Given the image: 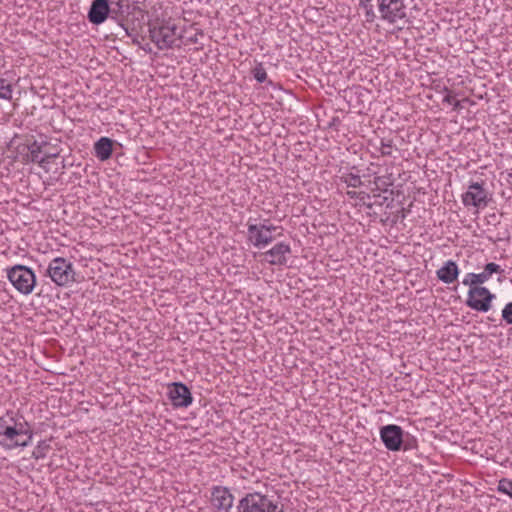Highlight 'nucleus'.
Here are the masks:
<instances>
[{"label":"nucleus","instance_id":"f257e3e1","mask_svg":"<svg viewBox=\"0 0 512 512\" xmlns=\"http://www.w3.org/2000/svg\"><path fill=\"white\" fill-rule=\"evenodd\" d=\"M33 438V432L23 417H17L13 411L0 417V446L5 450L27 447Z\"/></svg>","mask_w":512,"mask_h":512},{"label":"nucleus","instance_id":"f03ea898","mask_svg":"<svg viewBox=\"0 0 512 512\" xmlns=\"http://www.w3.org/2000/svg\"><path fill=\"white\" fill-rule=\"evenodd\" d=\"M246 226L247 242L257 249H263L271 244L276 238L274 233L280 229L271 224L268 220L258 222L257 219L252 217L248 218Z\"/></svg>","mask_w":512,"mask_h":512},{"label":"nucleus","instance_id":"7ed1b4c3","mask_svg":"<svg viewBox=\"0 0 512 512\" xmlns=\"http://www.w3.org/2000/svg\"><path fill=\"white\" fill-rule=\"evenodd\" d=\"M149 35L151 41L160 50L172 48L181 38L177 25L170 21L150 25Z\"/></svg>","mask_w":512,"mask_h":512},{"label":"nucleus","instance_id":"20e7f679","mask_svg":"<svg viewBox=\"0 0 512 512\" xmlns=\"http://www.w3.org/2000/svg\"><path fill=\"white\" fill-rule=\"evenodd\" d=\"M46 276L59 287H68L76 280L73 263L64 257H55L49 262Z\"/></svg>","mask_w":512,"mask_h":512},{"label":"nucleus","instance_id":"39448f33","mask_svg":"<svg viewBox=\"0 0 512 512\" xmlns=\"http://www.w3.org/2000/svg\"><path fill=\"white\" fill-rule=\"evenodd\" d=\"M7 278L12 286L23 295L31 294L36 285L34 271L25 265H14L8 269Z\"/></svg>","mask_w":512,"mask_h":512},{"label":"nucleus","instance_id":"423d86ee","mask_svg":"<svg viewBox=\"0 0 512 512\" xmlns=\"http://www.w3.org/2000/svg\"><path fill=\"white\" fill-rule=\"evenodd\" d=\"M239 512H283L282 508L267 495L248 493L238 504Z\"/></svg>","mask_w":512,"mask_h":512},{"label":"nucleus","instance_id":"0eeeda50","mask_svg":"<svg viewBox=\"0 0 512 512\" xmlns=\"http://www.w3.org/2000/svg\"><path fill=\"white\" fill-rule=\"evenodd\" d=\"M379 17L388 24H395L407 16L406 0H376Z\"/></svg>","mask_w":512,"mask_h":512},{"label":"nucleus","instance_id":"6e6552de","mask_svg":"<svg viewBox=\"0 0 512 512\" xmlns=\"http://www.w3.org/2000/svg\"><path fill=\"white\" fill-rule=\"evenodd\" d=\"M495 298V294L486 287H469L465 303L472 310L486 313L491 309Z\"/></svg>","mask_w":512,"mask_h":512},{"label":"nucleus","instance_id":"1a4fd4ad","mask_svg":"<svg viewBox=\"0 0 512 512\" xmlns=\"http://www.w3.org/2000/svg\"><path fill=\"white\" fill-rule=\"evenodd\" d=\"M461 200L465 207L484 209L488 205L489 197L483 183L473 182L462 194Z\"/></svg>","mask_w":512,"mask_h":512},{"label":"nucleus","instance_id":"9d476101","mask_svg":"<svg viewBox=\"0 0 512 512\" xmlns=\"http://www.w3.org/2000/svg\"><path fill=\"white\" fill-rule=\"evenodd\" d=\"M503 272L504 270L499 264L490 262L484 266L483 271L480 273H467L462 280V284L468 287H483L482 284L490 280L493 274H501Z\"/></svg>","mask_w":512,"mask_h":512},{"label":"nucleus","instance_id":"9b49d317","mask_svg":"<svg viewBox=\"0 0 512 512\" xmlns=\"http://www.w3.org/2000/svg\"><path fill=\"white\" fill-rule=\"evenodd\" d=\"M167 396L175 408H186L193 401L189 388L181 382L171 383L168 386Z\"/></svg>","mask_w":512,"mask_h":512},{"label":"nucleus","instance_id":"f8f14e48","mask_svg":"<svg viewBox=\"0 0 512 512\" xmlns=\"http://www.w3.org/2000/svg\"><path fill=\"white\" fill-rule=\"evenodd\" d=\"M380 439L389 451H399L403 443V429L395 424H388L380 429Z\"/></svg>","mask_w":512,"mask_h":512},{"label":"nucleus","instance_id":"ddd939ff","mask_svg":"<svg viewBox=\"0 0 512 512\" xmlns=\"http://www.w3.org/2000/svg\"><path fill=\"white\" fill-rule=\"evenodd\" d=\"M291 246L286 242H278L267 250L263 255L270 265L285 266L288 262V256L291 254Z\"/></svg>","mask_w":512,"mask_h":512},{"label":"nucleus","instance_id":"4468645a","mask_svg":"<svg viewBox=\"0 0 512 512\" xmlns=\"http://www.w3.org/2000/svg\"><path fill=\"white\" fill-rule=\"evenodd\" d=\"M234 496L223 486H214L211 491V504L218 511L229 512L233 506Z\"/></svg>","mask_w":512,"mask_h":512},{"label":"nucleus","instance_id":"2eb2a0df","mask_svg":"<svg viewBox=\"0 0 512 512\" xmlns=\"http://www.w3.org/2000/svg\"><path fill=\"white\" fill-rule=\"evenodd\" d=\"M110 11L108 0H93L88 12V20L94 25H100L106 21Z\"/></svg>","mask_w":512,"mask_h":512},{"label":"nucleus","instance_id":"dca6fc26","mask_svg":"<svg viewBox=\"0 0 512 512\" xmlns=\"http://www.w3.org/2000/svg\"><path fill=\"white\" fill-rule=\"evenodd\" d=\"M459 273L460 270L457 263L453 260H448L437 270L436 275L441 282L451 284L458 278Z\"/></svg>","mask_w":512,"mask_h":512},{"label":"nucleus","instance_id":"f3484780","mask_svg":"<svg viewBox=\"0 0 512 512\" xmlns=\"http://www.w3.org/2000/svg\"><path fill=\"white\" fill-rule=\"evenodd\" d=\"M50 157L51 156L42 155V146L37 141H34L28 146V153L26 155L27 161L38 163L42 168H46L45 164Z\"/></svg>","mask_w":512,"mask_h":512},{"label":"nucleus","instance_id":"a211bd4d","mask_svg":"<svg viewBox=\"0 0 512 512\" xmlns=\"http://www.w3.org/2000/svg\"><path fill=\"white\" fill-rule=\"evenodd\" d=\"M94 151L96 157L105 161L112 155V141L107 137H101L94 145Z\"/></svg>","mask_w":512,"mask_h":512},{"label":"nucleus","instance_id":"6ab92c4d","mask_svg":"<svg viewBox=\"0 0 512 512\" xmlns=\"http://www.w3.org/2000/svg\"><path fill=\"white\" fill-rule=\"evenodd\" d=\"M340 178L341 181L345 183L348 187L357 188L362 185L361 177L356 173H343Z\"/></svg>","mask_w":512,"mask_h":512},{"label":"nucleus","instance_id":"aec40b11","mask_svg":"<svg viewBox=\"0 0 512 512\" xmlns=\"http://www.w3.org/2000/svg\"><path fill=\"white\" fill-rule=\"evenodd\" d=\"M395 146L392 139L381 138L376 149L382 156H391Z\"/></svg>","mask_w":512,"mask_h":512},{"label":"nucleus","instance_id":"412c9836","mask_svg":"<svg viewBox=\"0 0 512 512\" xmlns=\"http://www.w3.org/2000/svg\"><path fill=\"white\" fill-rule=\"evenodd\" d=\"M12 94V85L6 79L0 78V99L11 100Z\"/></svg>","mask_w":512,"mask_h":512},{"label":"nucleus","instance_id":"4be33fe9","mask_svg":"<svg viewBox=\"0 0 512 512\" xmlns=\"http://www.w3.org/2000/svg\"><path fill=\"white\" fill-rule=\"evenodd\" d=\"M497 490L498 492L508 495L510 498H512V480L508 478L499 480Z\"/></svg>","mask_w":512,"mask_h":512},{"label":"nucleus","instance_id":"5701e85b","mask_svg":"<svg viewBox=\"0 0 512 512\" xmlns=\"http://www.w3.org/2000/svg\"><path fill=\"white\" fill-rule=\"evenodd\" d=\"M48 448L49 445L45 441L39 442L32 452V457L36 460L44 459L46 457Z\"/></svg>","mask_w":512,"mask_h":512},{"label":"nucleus","instance_id":"b1692460","mask_svg":"<svg viewBox=\"0 0 512 512\" xmlns=\"http://www.w3.org/2000/svg\"><path fill=\"white\" fill-rule=\"evenodd\" d=\"M253 77L259 82L263 83L267 79V73L262 63H257L252 69Z\"/></svg>","mask_w":512,"mask_h":512},{"label":"nucleus","instance_id":"393cba45","mask_svg":"<svg viewBox=\"0 0 512 512\" xmlns=\"http://www.w3.org/2000/svg\"><path fill=\"white\" fill-rule=\"evenodd\" d=\"M502 320L507 325H512V302L507 303L501 311Z\"/></svg>","mask_w":512,"mask_h":512},{"label":"nucleus","instance_id":"a878e982","mask_svg":"<svg viewBox=\"0 0 512 512\" xmlns=\"http://www.w3.org/2000/svg\"><path fill=\"white\" fill-rule=\"evenodd\" d=\"M455 99L456 98L453 95V93L449 89L444 88V96H443V99H442L443 103H446V104L452 106Z\"/></svg>","mask_w":512,"mask_h":512},{"label":"nucleus","instance_id":"bb28decb","mask_svg":"<svg viewBox=\"0 0 512 512\" xmlns=\"http://www.w3.org/2000/svg\"><path fill=\"white\" fill-rule=\"evenodd\" d=\"M363 9H365L366 11V17L367 18H374L375 17V14H374V11H373V6H372V2L369 3V6L367 7H362Z\"/></svg>","mask_w":512,"mask_h":512},{"label":"nucleus","instance_id":"cd10ccee","mask_svg":"<svg viewBox=\"0 0 512 512\" xmlns=\"http://www.w3.org/2000/svg\"><path fill=\"white\" fill-rule=\"evenodd\" d=\"M125 1L126 0H112L111 4L117 7V11H123Z\"/></svg>","mask_w":512,"mask_h":512},{"label":"nucleus","instance_id":"c85d7f7f","mask_svg":"<svg viewBox=\"0 0 512 512\" xmlns=\"http://www.w3.org/2000/svg\"><path fill=\"white\" fill-rule=\"evenodd\" d=\"M370 2H372V0H359V6L360 7H367V6H369Z\"/></svg>","mask_w":512,"mask_h":512},{"label":"nucleus","instance_id":"c756f323","mask_svg":"<svg viewBox=\"0 0 512 512\" xmlns=\"http://www.w3.org/2000/svg\"><path fill=\"white\" fill-rule=\"evenodd\" d=\"M452 107H453L454 110L460 109L461 108L460 101L455 99Z\"/></svg>","mask_w":512,"mask_h":512},{"label":"nucleus","instance_id":"7c9ffc66","mask_svg":"<svg viewBox=\"0 0 512 512\" xmlns=\"http://www.w3.org/2000/svg\"><path fill=\"white\" fill-rule=\"evenodd\" d=\"M347 195H348L350 198H355V197H356V192H355V191H348V192H347Z\"/></svg>","mask_w":512,"mask_h":512}]
</instances>
